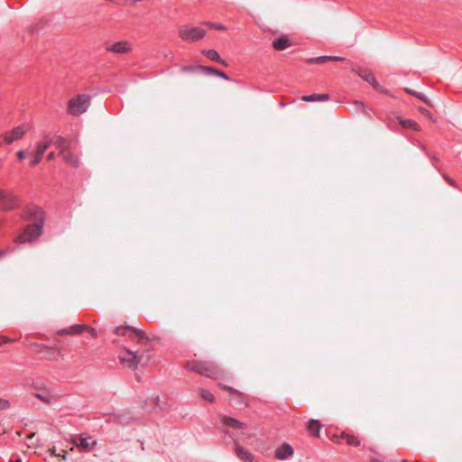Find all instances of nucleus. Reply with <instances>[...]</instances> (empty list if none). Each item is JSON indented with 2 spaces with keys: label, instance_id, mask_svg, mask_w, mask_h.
I'll list each match as a JSON object with an SVG mask.
<instances>
[{
  "label": "nucleus",
  "instance_id": "obj_1",
  "mask_svg": "<svg viewBox=\"0 0 462 462\" xmlns=\"http://www.w3.org/2000/svg\"><path fill=\"white\" fill-rule=\"evenodd\" d=\"M186 368L208 378H215L219 373L218 366L211 362L191 361L187 363Z\"/></svg>",
  "mask_w": 462,
  "mask_h": 462
},
{
  "label": "nucleus",
  "instance_id": "obj_2",
  "mask_svg": "<svg viewBox=\"0 0 462 462\" xmlns=\"http://www.w3.org/2000/svg\"><path fill=\"white\" fill-rule=\"evenodd\" d=\"M114 332L118 336L126 337L129 339L134 340L138 344L148 341L145 333L142 329L133 326H118L115 328Z\"/></svg>",
  "mask_w": 462,
  "mask_h": 462
},
{
  "label": "nucleus",
  "instance_id": "obj_3",
  "mask_svg": "<svg viewBox=\"0 0 462 462\" xmlns=\"http://www.w3.org/2000/svg\"><path fill=\"white\" fill-rule=\"evenodd\" d=\"M89 106V97L79 95L69 102L68 111L72 116H79L87 111Z\"/></svg>",
  "mask_w": 462,
  "mask_h": 462
},
{
  "label": "nucleus",
  "instance_id": "obj_4",
  "mask_svg": "<svg viewBox=\"0 0 462 462\" xmlns=\"http://www.w3.org/2000/svg\"><path fill=\"white\" fill-rule=\"evenodd\" d=\"M28 127L25 125H18L12 130L5 132L0 135V147L10 145L14 142L21 140L26 134Z\"/></svg>",
  "mask_w": 462,
  "mask_h": 462
},
{
  "label": "nucleus",
  "instance_id": "obj_5",
  "mask_svg": "<svg viewBox=\"0 0 462 462\" xmlns=\"http://www.w3.org/2000/svg\"><path fill=\"white\" fill-rule=\"evenodd\" d=\"M206 31L200 27L181 26L179 28V35L185 42H195L206 35Z\"/></svg>",
  "mask_w": 462,
  "mask_h": 462
},
{
  "label": "nucleus",
  "instance_id": "obj_6",
  "mask_svg": "<svg viewBox=\"0 0 462 462\" xmlns=\"http://www.w3.org/2000/svg\"><path fill=\"white\" fill-rule=\"evenodd\" d=\"M42 234V226L33 224L27 226L22 234L16 236V243H27L38 238Z\"/></svg>",
  "mask_w": 462,
  "mask_h": 462
},
{
  "label": "nucleus",
  "instance_id": "obj_7",
  "mask_svg": "<svg viewBox=\"0 0 462 462\" xmlns=\"http://www.w3.org/2000/svg\"><path fill=\"white\" fill-rule=\"evenodd\" d=\"M360 78L368 82L373 88L382 93L387 94V90L383 88L379 82L376 80L374 75L367 69H353Z\"/></svg>",
  "mask_w": 462,
  "mask_h": 462
},
{
  "label": "nucleus",
  "instance_id": "obj_8",
  "mask_svg": "<svg viewBox=\"0 0 462 462\" xmlns=\"http://www.w3.org/2000/svg\"><path fill=\"white\" fill-rule=\"evenodd\" d=\"M51 142V141L50 139L44 138L42 141L36 143L35 151L32 153V159L29 163L31 167H35L40 163L44 152L49 148Z\"/></svg>",
  "mask_w": 462,
  "mask_h": 462
},
{
  "label": "nucleus",
  "instance_id": "obj_9",
  "mask_svg": "<svg viewBox=\"0 0 462 462\" xmlns=\"http://www.w3.org/2000/svg\"><path fill=\"white\" fill-rule=\"evenodd\" d=\"M72 442L81 451H85V452L90 451L97 444V441H96V439H94L93 437L82 436V435L75 436L72 439Z\"/></svg>",
  "mask_w": 462,
  "mask_h": 462
},
{
  "label": "nucleus",
  "instance_id": "obj_10",
  "mask_svg": "<svg viewBox=\"0 0 462 462\" xmlns=\"http://www.w3.org/2000/svg\"><path fill=\"white\" fill-rule=\"evenodd\" d=\"M18 202L17 197L9 191L0 190V208L4 210L14 208Z\"/></svg>",
  "mask_w": 462,
  "mask_h": 462
},
{
  "label": "nucleus",
  "instance_id": "obj_11",
  "mask_svg": "<svg viewBox=\"0 0 462 462\" xmlns=\"http://www.w3.org/2000/svg\"><path fill=\"white\" fill-rule=\"evenodd\" d=\"M126 356H121L120 360L126 364L130 368L136 369L142 360V355L138 351L133 352L127 348L125 349Z\"/></svg>",
  "mask_w": 462,
  "mask_h": 462
},
{
  "label": "nucleus",
  "instance_id": "obj_12",
  "mask_svg": "<svg viewBox=\"0 0 462 462\" xmlns=\"http://www.w3.org/2000/svg\"><path fill=\"white\" fill-rule=\"evenodd\" d=\"M24 217L28 220H33L35 221V224H40L42 226L44 219V213L41 208L33 206L26 209Z\"/></svg>",
  "mask_w": 462,
  "mask_h": 462
},
{
  "label": "nucleus",
  "instance_id": "obj_13",
  "mask_svg": "<svg viewBox=\"0 0 462 462\" xmlns=\"http://www.w3.org/2000/svg\"><path fill=\"white\" fill-rule=\"evenodd\" d=\"M294 453L292 447L288 443H283L276 448L274 457L279 460H285L291 457Z\"/></svg>",
  "mask_w": 462,
  "mask_h": 462
},
{
  "label": "nucleus",
  "instance_id": "obj_14",
  "mask_svg": "<svg viewBox=\"0 0 462 462\" xmlns=\"http://www.w3.org/2000/svg\"><path fill=\"white\" fill-rule=\"evenodd\" d=\"M60 155L62 156L64 162L69 166L74 168L79 166V160L76 155H74L70 148L68 150L60 151Z\"/></svg>",
  "mask_w": 462,
  "mask_h": 462
},
{
  "label": "nucleus",
  "instance_id": "obj_15",
  "mask_svg": "<svg viewBox=\"0 0 462 462\" xmlns=\"http://www.w3.org/2000/svg\"><path fill=\"white\" fill-rule=\"evenodd\" d=\"M220 420L225 426H226L228 428H232V429H245L246 428V424L237 420L235 418H231V417H227V416H221Z\"/></svg>",
  "mask_w": 462,
  "mask_h": 462
},
{
  "label": "nucleus",
  "instance_id": "obj_16",
  "mask_svg": "<svg viewBox=\"0 0 462 462\" xmlns=\"http://www.w3.org/2000/svg\"><path fill=\"white\" fill-rule=\"evenodd\" d=\"M235 451L236 456L245 462H253L254 456L246 448H243L240 444L236 443Z\"/></svg>",
  "mask_w": 462,
  "mask_h": 462
},
{
  "label": "nucleus",
  "instance_id": "obj_17",
  "mask_svg": "<svg viewBox=\"0 0 462 462\" xmlns=\"http://www.w3.org/2000/svg\"><path fill=\"white\" fill-rule=\"evenodd\" d=\"M291 45L287 36H282L273 42V47L277 51H283Z\"/></svg>",
  "mask_w": 462,
  "mask_h": 462
},
{
  "label": "nucleus",
  "instance_id": "obj_18",
  "mask_svg": "<svg viewBox=\"0 0 462 462\" xmlns=\"http://www.w3.org/2000/svg\"><path fill=\"white\" fill-rule=\"evenodd\" d=\"M84 330V325H73L68 328L60 329L57 335H79Z\"/></svg>",
  "mask_w": 462,
  "mask_h": 462
},
{
  "label": "nucleus",
  "instance_id": "obj_19",
  "mask_svg": "<svg viewBox=\"0 0 462 462\" xmlns=\"http://www.w3.org/2000/svg\"><path fill=\"white\" fill-rule=\"evenodd\" d=\"M109 50L116 53H125L130 51V45L125 42H119L113 44Z\"/></svg>",
  "mask_w": 462,
  "mask_h": 462
},
{
  "label": "nucleus",
  "instance_id": "obj_20",
  "mask_svg": "<svg viewBox=\"0 0 462 462\" xmlns=\"http://www.w3.org/2000/svg\"><path fill=\"white\" fill-rule=\"evenodd\" d=\"M398 122L403 128H411L416 132L420 131V126L414 120L398 117Z\"/></svg>",
  "mask_w": 462,
  "mask_h": 462
},
{
  "label": "nucleus",
  "instance_id": "obj_21",
  "mask_svg": "<svg viewBox=\"0 0 462 462\" xmlns=\"http://www.w3.org/2000/svg\"><path fill=\"white\" fill-rule=\"evenodd\" d=\"M301 99L305 102H312V101H327L328 99V95L323 94H312L310 96H302Z\"/></svg>",
  "mask_w": 462,
  "mask_h": 462
},
{
  "label": "nucleus",
  "instance_id": "obj_22",
  "mask_svg": "<svg viewBox=\"0 0 462 462\" xmlns=\"http://www.w3.org/2000/svg\"><path fill=\"white\" fill-rule=\"evenodd\" d=\"M321 425L317 420H310L308 423L307 429L310 433L315 437H319V432Z\"/></svg>",
  "mask_w": 462,
  "mask_h": 462
},
{
  "label": "nucleus",
  "instance_id": "obj_23",
  "mask_svg": "<svg viewBox=\"0 0 462 462\" xmlns=\"http://www.w3.org/2000/svg\"><path fill=\"white\" fill-rule=\"evenodd\" d=\"M405 91L409 95H411V96L417 97L418 99L421 100L426 105H428L430 106H432V103L430 102V100L429 98H427L423 94H421L420 92H417V91H414V90H412V89H411L409 88H406Z\"/></svg>",
  "mask_w": 462,
  "mask_h": 462
},
{
  "label": "nucleus",
  "instance_id": "obj_24",
  "mask_svg": "<svg viewBox=\"0 0 462 462\" xmlns=\"http://www.w3.org/2000/svg\"><path fill=\"white\" fill-rule=\"evenodd\" d=\"M345 59L338 56H320L316 58V64H322L326 61H343Z\"/></svg>",
  "mask_w": 462,
  "mask_h": 462
},
{
  "label": "nucleus",
  "instance_id": "obj_25",
  "mask_svg": "<svg viewBox=\"0 0 462 462\" xmlns=\"http://www.w3.org/2000/svg\"><path fill=\"white\" fill-rule=\"evenodd\" d=\"M203 54L212 60L217 61L222 64L225 63L215 50L203 51Z\"/></svg>",
  "mask_w": 462,
  "mask_h": 462
},
{
  "label": "nucleus",
  "instance_id": "obj_26",
  "mask_svg": "<svg viewBox=\"0 0 462 462\" xmlns=\"http://www.w3.org/2000/svg\"><path fill=\"white\" fill-rule=\"evenodd\" d=\"M199 393L200 397L203 400H205L207 402H215V396L208 390H206V389H203V388H199Z\"/></svg>",
  "mask_w": 462,
  "mask_h": 462
},
{
  "label": "nucleus",
  "instance_id": "obj_27",
  "mask_svg": "<svg viewBox=\"0 0 462 462\" xmlns=\"http://www.w3.org/2000/svg\"><path fill=\"white\" fill-rule=\"evenodd\" d=\"M197 69H199L201 70L207 71V72L214 74V75H217L225 79H228L227 76L226 75V73H224L222 71L216 70L210 67L198 66Z\"/></svg>",
  "mask_w": 462,
  "mask_h": 462
},
{
  "label": "nucleus",
  "instance_id": "obj_28",
  "mask_svg": "<svg viewBox=\"0 0 462 462\" xmlns=\"http://www.w3.org/2000/svg\"><path fill=\"white\" fill-rule=\"evenodd\" d=\"M342 438L345 439L346 443L350 446L357 447L360 444L359 440L355 436L342 433Z\"/></svg>",
  "mask_w": 462,
  "mask_h": 462
},
{
  "label": "nucleus",
  "instance_id": "obj_29",
  "mask_svg": "<svg viewBox=\"0 0 462 462\" xmlns=\"http://www.w3.org/2000/svg\"><path fill=\"white\" fill-rule=\"evenodd\" d=\"M55 144L60 149V152L62 150H68L70 148L69 144L62 137H58L55 141Z\"/></svg>",
  "mask_w": 462,
  "mask_h": 462
},
{
  "label": "nucleus",
  "instance_id": "obj_30",
  "mask_svg": "<svg viewBox=\"0 0 462 462\" xmlns=\"http://www.w3.org/2000/svg\"><path fill=\"white\" fill-rule=\"evenodd\" d=\"M35 397L45 403H50L53 399V397L48 393H36Z\"/></svg>",
  "mask_w": 462,
  "mask_h": 462
},
{
  "label": "nucleus",
  "instance_id": "obj_31",
  "mask_svg": "<svg viewBox=\"0 0 462 462\" xmlns=\"http://www.w3.org/2000/svg\"><path fill=\"white\" fill-rule=\"evenodd\" d=\"M219 387L224 389V390H226V391H228V392L232 393H236L237 395H242V393L239 391H237V390H236V389H234L232 387H229V386H226V385H223V384H219Z\"/></svg>",
  "mask_w": 462,
  "mask_h": 462
},
{
  "label": "nucleus",
  "instance_id": "obj_32",
  "mask_svg": "<svg viewBox=\"0 0 462 462\" xmlns=\"http://www.w3.org/2000/svg\"><path fill=\"white\" fill-rule=\"evenodd\" d=\"M10 407V402L3 398H0V410H6Z\"/></svg>",
  "mask_w": 462,
  "mask_h": 462
},
{
  "label": "nucleus",
  "instance_id": "obj_33",
  "mask_svg": "<svg viewBox=\"0 0 462 462\" xmlns=\"http://www.w3.org/2000/svg\"><path fill=\"white\" fill-rule=\"evenodd\" d=\"M418 109L421 114L425 115L427 117L433 121L432 116L429 110L424 107H419Z\"/></svg>",
  "mask_w": 462,
  "mask_h": 462
},
{
  "label": "nucleus",
  "instance_id": "obj_34",
  "mask_svg": "<svg viewBox=\"0 0 462 462\" xmlns=\"http://www.w3.org/2000/svg\"><path fill=\"white\" fill-rule=\"evenodd\" d=\"M208 26H210L212 28H215L217 30H226V27L222 25V24H214V23H206Z\"/></svg>",
  "mask_w": 462,
  "mask_h": 462
},
{
  "label": "nucleus",
  "instance_id": "obj_35",
  "mask_svg": "<svg viewBox=\"0 0 462 462\" xmlns=\"http://www.w3.org/2000/svg\"><path fill=\"white\" fill-rule=\"evenodd\" d=\"M16 155H17V158H18L19 161H23L27 156V153L23 150H19L17 152Z\"/></svg>",
  "mask_w": 462,
  "mask_h": 462
},
{
  "label": "nucleus",
  "instance_id": "obj_36",
  "mask_svg": "<svg viewBox=\"0 0 462 462\" xmlns=\"http://www.w3.org/2000/svg\"><path fill=\"white\" fill-rule=\"evenodd\" d=\"M84 330L88 331L93 337H97V332L93 328L84 325Z\"/></svg>",
  "mask_w": 462,
  "mask_h": 462
},
{
  "label": "nucleus",
  "instance_id": "obj_37",
  "mask_svg": "<svg viewBox=\"0 0 462 462\" xmlns=\"http://www.w3.org/2000/svg\"><path fill=\"white\" fill-rule=\"evenodd\" d=\"M152 401L154 406L159 407L160 409L162 408L160 405V398L158 396L154 397Z\"/></svg>",
  "mask_w": 462,
  "mask_h": 462
},
{
  "label": "nucleus",
  "instance_id": "obj_38",
  "mask_svg": "<svg viewBox=\"0 0 462 462\" xmlns=\"http://www.w3.org/2000/svg\"><path fill=\"white\" fill-rule=\"evenodd\" d=\"M55 159V153L53 152H50L48 155H47V160L48 161H52Z\"/></svg>",
  "mask_w": 462,
  "mask_h": 462
},
{
  "label": "nucleus",
  "instance_id": "obj_39",
  "mask_svg": "<svg viewBox=\"0 0 462 462\" xmlns=\"http://www.w3.org/2000/svg\"><path fill=\"white\" fill-rule=\"evenodd\" d=\"M308 64H316V58H310L306 60Z\"/></svg>",
  "mask_w": 462,
  "mask_h": 462
},
{
  "label": "nucleus",
  "instance_id": "obj_40",
  "mask_svg": "<svg viewBox=\"0 0 462 462\" xmlns=\"http://www.w3.org/2000/svg\"><path fill=\"white\" fill-rule=\"evenodd\" d=\"M192 69H193V68H192V67H183V68L181 69V70H182V71H191Z\"/></svg>",
  "mask_w": 462,
  "mask_h": 462
},
{
  "label": "nucleus",
  "instance_id": "obj_41",
  "mask_svg": "<svg viewBox=\"0 0 462 462\" xmlns=\"http://www.w3.org/2000/svg\"><path fill=\"white\" fill-rule=\"evenodd\" d=\"M51 453H52L53 455H55V456L60 457V455H56V454H55V449H52V450H51ZM61 458H62V459H64V458H65V455H62V456H61Z\"/></svg>",
  "mask_w": 462,
  "mask_h": 462
},
{
  "label": "nucleus",
  "instance_id": "obj_42",
  "mask_svg": "<svg viewBox=\"0 0 462 462\" xmlns=\"http://www.w3.org/2000/svg\"><path fill=\"white\" fill-rule=\"evenodd\" d=\"M35 433H32L30 435H28L27 439H31L34 437Z\"/></svg>",
  "mask_w": 462,
  "mask_h": 462
},
{
  "label": "nucleus",
  "instance_id": "obj_43",
  "mask_svg": "<svg viewBox=\"0 0 462 462\" xmlns=\"http://www.w3.org/2000/svg\"><path fill=\"white\" fill-rule=\"evenodd\" d=\"M10 462H22V460L21 459H17L15 461H10Z\"/></svg>",
  "mask_w": 462,
  "mask_h": 462
},
{
  "label": "nucleus",
  "instance_id": "obj_44",
  "mask_svg": "<svg viewBox=\"0 0 462 462\" xmlns=\"http://www.w3.org/2000/svg\"><path fill=\"white\" fill-rule=\"evenodd\" d=\"M4 255V252L0 251V257Z\"/></svg>",
  "mask_w": 462,
  "mask_h": 462
},
{
  "label": "nucleus",
  "instance_id": "obj_45",
  "mask_svg": "<svg viewBox=\"0 0 462 462\" xmlns=\"http://www.w3.org/2000/svg\"><path fill=\"white\" fill-rule=\"evenodd\" d=\"M402 462H408V460H406V459H402Z\"/></svg>",
  "mask_w": 462,
  "mask_h": 462
},
{
  "label": "nucleus",
  "instance_id": "obj_46",
  "mask_svg": "<svg viewBox=\"0 0 462 462\" xmlns=\"http://www.w3.org/2000/svg\"><path fill=\"white\" fill-rule=\"evenodd\" d=\"M2 344H3V341H2V339L0 338V346H1Z\"/></svg>",
  "mask_w": 462,
  "mask_h": 462
}]
</instances>
